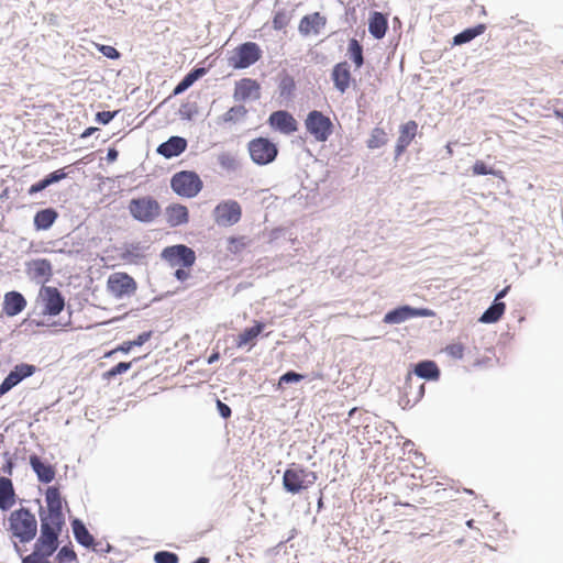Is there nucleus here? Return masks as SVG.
<instances>
[{"instance_id":"1","label":"nucleus","mask_w":563,"mask_h":563,"mask_svg":"<svg viewBox=\"0 0 563 563\" xmlns=\"http://www.w3.org/2000/svg\"><path fill=\"white\" fill-rule=\"evenodd\" d=\"M46 508L40 509V536L31 554L22 559V563H51L49 556L58 548V537L65 526L63 500L59 489L49 486L45 493Z\"/></svg>"},{"instance_id":"2","label":"nucleus","mask_w":563,"mask_h":563,"mask_svg":"<svg viewBox=\"0 0 563 563\" xmlns=\"http://www.w3.org/2000/svg\"><path fill=\"white\" fill-rule=\"evenodd\" d=\"M38 525L30 509L21 507L13 510L8 518L7 531L10 539L16 543H29L36 537Z\"/></svg>"},{"instance_id":"3","label":"nucleus","mask_w":563,"mask_h":563,"mask_svg":"<svg viewBox=\"0 0 563 563\" xmlns=\"http://www.w3.org/2000/svg\"><path fill=\"white\" fill-rule=\"evenodd\" d=\"M161 256L170 267L176 268L174 275L177 280L185 282L191 277L190 269L197 260L191 247L185 244L166 246Z\"/></svg>"},{"instance_id":"4","label":"nucleus","mask_w":563,"mask_h":563,"mask_svg":"<svg viewBox=\"0 0 563 563\" xmlns=\"http://www.w3.org/2000/svg\"><path fill=\"white\" fill-rule=\"evenodd\" d=\"M317 474L292 463L284 473L283 486L290 494H299L311 487L317 481Z\"/></svg>"},{"instance_id":"5","label":"nucleus","mask_w":563,"mask_h":563,"mask_svg":"<svg viewBox=\"0 0 563 563\" xmlns=\"http://www.w3.org/2000/svg\"><path fill=\"white\" fill-rule=\"evenodd\" d=\"M263 56L261 46L255 42H243L230 52L228 65L233 69H245L256 64Z\"/></svg>"},{"instance_id":"6","label":"nucleus","mask_w":563,"mask_h":563,"mask_svg":"<svg viewBox=\"0 0 563 563\" xmlns=\"http://www.w3.org/2000/svg\"><path fill=\"white\" fill-rule=\"evenodd\" d=\"M128 210L133 219L143 223L155 221L162 211L159 202L152 196H142L129 201Z\"/></svg>"},{"instance_id":"7","label":"nucleus","mask_w":563,"mask_h":563,"mask_svg":"<svg viewBox=\"0 0 563 563\" xmlns=\"http://www.w3.org/2000/svg\"><path fill=\"white\" fill-rule=\"evenodd\" d=\"M170 187L180 197L194 198L201 191L203 183L195 172L181 170L173 175Z\"/></svg>"},{"instance_id":"8","label":"nucleus","mask_w":563,"mask_h":563,"mask_svg":"<svg viewBox=\"0 0 563 563\" xmlns=\"http://www.w3.org/2000/svg\"><path fill=\"white\" fill-rule=\"evenodd\" d=\"M305 126L307 132L314 137V141H328L334 130L331 118L319 110L308 112Z\"/></svg>"},{"instance_id":"9","label":"nucleus","mask_w":563,"mask_h":563,"mask_svg":"<svg viewBox=\"0 0 563 563\" xmlns=\"http://www.w3.org/2000/svg\"><path fill=\"white\" fill-rule=\"evenodd\" d=\"M136 288V282L126 273H113L107 280L108 291L118 299L132 296Z\"/></svg>"},{"instance_id":"10","label":"nucleus","mask_w":563,"mask_h":563,"mask_svg":"<svg viewBox=\"0 0 563 563\" xmlns=\"http://www.w3.org/2000/svg\"><path fill=\"white\" fill-rule=\"evenodd\" d=\"M242 217V208L235 200H225L216 206L213 219L217 224L231 227L238 223Z\"/></svg>"},{"instance_id":"11","label":"nucleus","mask_w":563,"mask_h":563,"mask_svg":"<svg viewBox=\"0 0 563 563\" xmlns=\"http://www.w3.org/2000/svg\"><path fill=\"white\" fill-rule=\"evenodd\" d=\"M40 299L43 305L44 314L57 316L63 311L65 307L64 297L56 287H43L40 290Z\"/></svg>"},{"instance_id":"12","label":"nucleus","mask_w":563,"mask_h":563,"mask_svg":"<svg viewBox=\"0 0 563 563\" xmlns=\"http://www.w3.org/2000/svg\"><path fill=\"white\" fill-rule=\"evenodd\" d=\"M433 316L434 312L428 308H412L409 306H401L387 312L384 317V322L388 324H398L411 318Z\"/></svg>"},{"instance_id":"13","label":"nucleus","mask_w":563,"mask_h":563,"mask_svg":"<svg viewBox=\"0 0 563 563\" xmlns=\"http://www.w3.org/2000/svg\"><path fill=\"white\" fill-rule=\"evenodd\" d=\"M268 124L274 131L289 135L298 130V122L287 110H277L269 114Z\"/></svg>"},{"instance_id":"14","label":"nucleus","mask_w":563,"mask_h":563,"mask_svg":"<svg viewBox=\"0 0 563 563\" xmlns=\"http://www.w3.org/2000/svg\"><path fill=\"white\" fill-rule=\"evenodd\" d=\"M233 98L236 101L258 100L261 85L256 79L242 78L235 82Z\"/></svg>"},{"instance_id":"15","label":"nucleus","mask_w":563,"mask_h":563,"mask_svg":"<svg viewBox=\"0 0 563 563\" xmlns=\"http://www.w3.org/2000/svg\"><path fill=\"white\" fill-rule=\"evenodd\" d=\"M249 152L258 165H265L273 162L277 155L275 143H249Z\"/></svg>"},{"instance_id":"16","label":"nucleus","mask_w":563,"mask_h":563,"mask_svg":"<svg viewBox=\"0 0 563 563\" xmlns=\"http://www.w3.org/2000/svg\"><path fill=\"white\" fill-rule=\"evenodd\" d=\"M331 79L334 88L341 93H344L349 89L352 81V75L350 65L346 60L339 62L333 66Z\"/></svg>"},{"instance_id":"17","label":"nucleus","mask_w":563,"mask_h":563,"mask_svg":"<svg viewBox=\"0 0 563 563\" xmlns=\"http://www.w3.org/2000/svg\"><path fill=\"white\" fill-rule=\"evenodd\" d=\"M26 305V299L21 292L15 290L8 291L3 297L2 311L7 317H14L21 313Z\"/></svg>"},{"instance_id":"18","label":"nucleus","mask_w":563,"mask_h":563,"mask_svg":"<svg viewBox=\"0 0 563 563\" xmlns=\"http://www.w3.org/2000/svg\"><path fill=\"white\" fill-rule=\"evenodd\" d=\"M165 219L170 228L187 224L189 222V210L181 203H170L165 208Z\"/></svg>"},{"instance_id":"19","label":"nucleus","mask_w":563,"mask_h":563,"mask_svg":"<svg viewBox=\"0 0 563 563\" xmlns=\"http://www.w3.org/2000/svg\"><path fill=\"white\" fill-rule=\"evenodd\" d=\"M30 465L41 483L48 484L54 481L56 475L54 465L43 462L36 454L30 456Z\"/></svg>"},{"instance_id":"20","label":"nucleus","mask_w":563,"mask_h":563,"mask_svg":"<svg viewBox=\"0 0 563 563\" xmlns=\"http://www.w3.org/2000/svg\"><path fill=\"white\" fill-rule=\"evenodd\" d=\"M209 71L208 67L191 68L174 87L172 96H179L188 90L197 80L202 78Z\"/></svg>"},{"instance_id":"21","label":"nucleus","mask_w":563,"mask_h":563,"mask_svg":"<svg viewBox=\"0 0 563 563\" xmlns=\"http://www.w3.org/2000/svg\"><path fill=\"white\" fill-rule=\"evenodd\" d=\"M265 324L260 321H255L254 325L244 329L235 339V346L242 349L249 346L252 349L256 344L257 336L263 332Z\"/></svg>"},{"instance_id":"22","label":"nucleus","mask_w":563,"mask_h":563,"mask_svg":"<svg viewBox=\"0 0 563 563\" xmlns=\"http://www.w3.org/2000/svg\"><path fill=\"white\" fill-rule=\"evenodd\" d=\"M388 30V18L383 12L373 11L368 19V32L375 40H382Z\"/></svg>"},{"instance_id":"23","label":"nucleus","mask_w":563,"mask_h":563,"mask_svg":"<svg viewBox=\"0 0 563 563\" xmlns=\"http://www.w3.org/2000/svg\"><path fill=\"white\" fill-rule=\"evenodd\" d=\"M327 19L319 12L307 14L301 18L298 30L302 35H309L310 33H319V29L324 26Z\"/></svg>"},{"instance_id":"24","label":"nucleus","mask_w":563,"mask_h":563,"mask_svg":"<svg viewBox=\"0 0 563 563\" xmlns=\"http://www.w3.org/2000/svg\"><path fill=\"white\" fill-rule=\"evenodd\" d=\"M27 273L33 279L48 280L52 276V264L46 258L33 260L27 264Z\"/></svg>"},{"instance_id":"25","label":"nucleus","mask_w":563,"mask_h":563,"mask_svg":"<svg viewBox=\"0 0 563 563\" xmlns=\"http://www.w3.org/2000/svg\"><path fill=\"white\" fill-rule=\"evenodd\" d=\"M15 504V493L11 479L0 477V509L9 510Z\"/></svg>"},{"instance_id":"26","label":"nucleus","mask_w":563,"mask_h":563,"mask_svg":"<svg viewBox=\"0 0 563 563\" xmlns=\"http://www.w3.org/2000/svg\"><path fill=\"white\" fill-rule=\"evenodd\" d=\"M296 91L295 78L285 69L278 74V93L280 98L289 100Z\"/></svg>"},{"instance_id":"27","label":"nucleus","mask_w":563,"mask_h":563,"mask_svg":"<svg viewBox=\"0 0 563 563\" xmlns=\"http://www.w3.org/2000/svg\"><path fill=\"white\" fill-rule=\"evenodd\" d=\"M487 26L484 23L470 26L455 34L452 40L453 45H463L470 43L477 36L482 35L486 31Z\"/></svg>"},{"instance_id":"28","label":"nucleus","mask_w":563,"mask_h":563,"mask_svg":"<svg viewBox=\"0 0 563 563\" xmlns=\"http://www.w3.org/2000/svg\"><path fill=\"white\" fill-rule=\"evenodd\" d=\"M346 56L354 64L355 70L364 66V47L355 37L349 40Z\"/></svg>"},{"instance_id":"29","label":"nucleus","mask_w":563,"mask_h":563,"mask_svg":"<svg viewBox=\"0 0 563 563\" xmlns=\"http://www.w3.org/2000/svg\"><path fill=\"white\" fill-rule=\"evenodd\" d=\"M58 213L53 208L43 209L34 216V227L36 230H47L56 221Z\"/></svg>"},{"instance_id":"30","label":"nucleus","mask_w":563,"mask_h":563,"mask_svg":"<svg viewBox=\"0 0 563 563\" xmlns=\"http://www.w3.org/2000/svg\"><path fill=\"white\" fill-rule=\"evenodd\" d=\"M415 374L424 379L437 380L440 377V369L435 362L423 361L415 366Z\"/></svg>"},{"instance_id":"31","label":"nucleus","mask_w":563,"mask_h":563,"mask_svg":"<svg viewBox=\"0 0 563 563\" xmlns=\"http://www.w3.org/2000/svg\"><path fill=\"white\" fill-rule=\"evenodd\" d=\"M73 532H74L75 539L81 545H84L86 548L93 545V541H95L93 537L90 534V532L87 530V528L80 520L75 519L73 521Z\"/></svg>"},{"instance_id":"32","label":"nucleus","mask_w":563,"mask_h":563,"mask_svg":"<svg viewBox=\"0 0 563 563\" xmlns=\"http://www.w3.org/2000/svg\"><path fill=\"white\" fill-rule=\"evenodd\" d=\"M506 305L504 302H494L479 318L483 323H494L504 314Z\"/></svg>"},{"instance_id":"33","label":"nucleus","mask_w":563,"mask_h":563,"mask_svg":"<svg viewBox=\"0 0 563 563\" xmlns=\"http://www.w3.org/2000/svg\"><path fill=\"white\" fill-rule=\"evenodd\" d=\"M187 143H161L157 153L166 158L180 155L186 150Z\"/></svg>"},{"instance_id":"34","label":"nucleus","mask_w":563,"mask_h":563,"mask_svg":"<svg viewBox=\"0 0 563 563\" xmlns=\"http://www.w3.org/2000/svg\"><path fill=\"white\" fill-rule=\"evenodd\" d=\"M472 173L474 176H482V175H493L496 176L503 180H505L504 174L501 170H496L489 166L484 161H476L472 167Z\"/></svg>"},{"instance_id":"35","label":"nucleus","mask_w":563,"mask_h":563,"mask_svg":"<svg viewBox=\"0 0 563 563\" xmlns=\"http://www.w3.org/2000/svg\"><path fill=\"white\" fill-rule=\"evenodd\" d=\"M418 124L416 121H408L399 125V136L397 141H413L417 135Z\"/></svg>"},{"instance_id":"36","label":"nucleus","mask_w":563,"mask_h":563,"mask_svg":"<svg viewBox=\"0 0 563 563\" xmlns=\"http://www.w3.org/2000/svg\"><path fill=\"white\" fill-rule=\"evenodd\" d=\"M247 111L244 106L238 104L231 107L223 115L224 122H236L246 115Z\"/></svg>"},{"instance_id":"37","label":"nucleus","mask_w":563,"mask_h":563,"mask_svg":"<svg viewBox=\"0 0 563 563\" xmlns=\"http://www.w3.org/2000/svg\"><path fill=\"white\" fill-rule=\"evenodd\" d=\"M178 113L181 119L191 121L198 114V106L197 102L187 101L181 103Z\"/></svg>"},{"instance_id":"38","label":"nucleus","mask_w":563,"mask_h":563,"mask_svg":"<svg viewBox=\"0 0 563 563\" xmlns=\"http://www.w3.org/2000/svg\"><path fill=\"white\" fill-rule=\"evenodd\" d=\"M289 21H290L289 13L284 9L278 10L275 12V14L273 16V22H272L273 27L276 31H280L288 25Z\"/></svg>"},{"instance_id":"39","label":"nucleus","mask_w":563,"mask_h":563,"mask_svg":"<svg viewBox=\"0 0 563 563\" xmlns=\"http://www.w3.org/2000/svg\"><path fill=\"white\" fill-rule=\"evenodd\" d=\"M56 562L57 563H78V559H77L75 551L71 548L63 547L56 555Z\"/></svg>"},{"instance_id":"40","label":"nucleus","mask_w":563,"mask_h":563,"mask_svg":"<svg viewBox=\"0 0 563 563\" xmlns=\"http://www.w3.org/2000/svg\"><path fill=\"white\" fill-rule=\"evenodd\" d=\"M245 236H231L228 240V251L232 254H239L246 247Z\"/></svg>"},{"instance_id":"41","label":"nucleus","mask_w":563,"mask_h":563,"mask_svg":"<svg viewBox=\"0 0 563 563\" xmlns=\"http://www.w3.org/2000/svg\"><path fill=\"white\" fill-rule=\"evenodd\" d=\"M405 389L407 396H412L415 401H418L422 398L424 394V384H420L415 391H412V377L411 374H408L406 378Z\"/></svg>"},{"instance_id":"42","label":"nucleus","mask_w":563,"mask_h":563,"mask_svg":"<svg viewBox=\"0 0 563 563\" xmlns=\"http://www.w3.org/2000/svg\"><path fill=\"white\" fill-rule=\"evenodd\" d=\"M13 374H15L16 378L23 380L26 377L32 376L36 372V367L30 364H18L13 369Z\"/></svg>"},{"instance_id":"43","label":"nucleus","mask_w":563,"mask_h":563,"mask_svg":"<svg viewBox=\"0 0 563 563\" xmlns=\"http://www.w3.org/2000/svg\"><path fill=\"white\" fill-rule=\"evenodd\" d=\"M219 163L222 168L227 170H235L239 167V161L236 156L224 153L219 156Z\"/></svg>"},{"instance_id":"44","label":"nucleus","mask_w":563,"mask_h":563,"mask_svg":"<svg viewBox=\"0 0 563 563\" xmlns=\"http://www.w3.org/2000/svg\"><path fill=\"white\" fill-rule=\"evenodd\" d=\"M96 48L99 53L109 59L117 60L121 57V53L114 46L96 44Z\"/></svg>"},{"instance_id":"45","label":"nucleus","mask_w":563,"mask_h":563,"mask_svg":"<svg viewBox=\"0 0 563 563\" xmlns=\"http://www.w3.org/2000/svg\"><path fill=\"white\" fill-rule=\"evenodd\" d=\"M21 380L16 378L15 374L11 371L9 375L0 384V397L7 394L10 389L16 386Z\"/></svg>"},{"instance_id":"46","label":"nucleus","mask_w":563,"mask_h":563,"mask_svg":"<svg viewBox=\"0 0 563 563\" xmlns=\"http://www.w3.org/2000/svg\"><path fill=\"white\" fill-rule=\"evenodd\" d=\"M445 353L455 360H461L464 356L465 347L462 343H451L445 346Z\"/></svg>"},{"instance_id":"47","label":"nucleus","mask_w":563,"mask_h":563,"mask_svg":"<svg viewBox=\"0 0 563 563\" xmlns=\"http://www.w3.org/2000/svg\"><path fill=\"white\" fill-rule=\"evenodd\" d=\"M132 363L131 362H120L112 368H110L108 372L104 373V378H112L117 375L125 373L128 369H130Z\"/></svg>"},{"instance_id":"48","label":"nucleus","mask_w":563,"mask_h":563,"mask_svg":"<svg viewBox=\"0 0 563 563\" xmlns=\"http://www.w3.org/2000/svg\"><path fill=\"white\" fill-rule=\"evenodd\" d=\"M119 113V110L114 111H99L95 115V121L99 124L107 125L109 124L115 115Z\"/></svg>"},{"instance_id":"49","label":"nucleus","mask_w":563,"mask_h":563,"mask_svg":"<svg viewBox=\"0 0 563 563\" xmlns=\"http://www.w3.org/2000/svg\"><path fill=\"white\" fill-rule=\"evenodd\" d=\"M156 563H178V556L168 551H159L154 555Z\"/></svg>"},{"instance_id":"50","label":"nucleus","mask_w":563,"mask_h":563,"mask_svg":"<svg viewBox=\"0 0 563 563\" xmlns=\"http://www.w3.org/2000/svg\"><path fill=\"white\" fill-rule=\"evenodd\" d=\"M303 376L301 374L290 371L280 376L278 386H280L283 383L288 384L292 382H300Z\"/></svg>"},{"instance_id":"51","label":"nucleus","mask_w":563,"mask_h":563,"mask_svg":"<svg viewBox=\"0 0 563 563\" xmlns=\"http://www.w3.org/2000/svg\"><path fill=\"white\" fill-rule=\"evenodd\" d=\"M132 349H133V346H132L131 341L130 340L124 341L122 344L118 345L115 349L107 352L104 354V357H111L117 352L129 353Z\"/></svg>"},{"instance_id":"52","label":"nucleus","mask_w":563,"mask_h":563,"mask_svg":"<svg viewBox=\"0 0 563 563\" xmlns=\"http://www.w3.org/2000/svg\"><path fill=\"white\" fill-rule=\"evenodd\" d=\"M67 174L64 172V169H57L51 174H48L45 178L48 183V185H52L54 183H57L64 178H66Z\"/></svg>"},{"instance_id":"53","label":"nucleus","mask_w":563,"mask_h":563,"mask_svg":"<svg viewBox=\"0 0 563 563\" xmlns=\"http://www.w3.org/2000/svg\"><path fill=\"white\" fill-rule=\"evenodd\" d=\"M48 186H49V185H48V183H47L46 178H43L42 180H40V181H37V183L33 184V185L29 188L27 192H29V195H35V194H37V192H40V191L44 190V189H45V188H47Z\"/></svg>"},{"instance_id":"54","label":"nucleus","mask_w":563,"mask_h":563,"mask_svg":"<svg viewBox=\"0 0 563 563\" xmlns=\"http://www.w3.org/2000/svg\"><path fill=\"white\" fill-rule=\"evenodd\" d=\"M152 334H153L152 331H147V332H143V333L139 334L136 339L130 340L132 343V346L134 347V346L143 345L145 342H147L152 338Z\"/></svg>"},{"instance_id":"55","label":"nucleus","mask_w":563,"mask_h":563,"mask_svg":"<svg viewBox=\"0 0 563 563\" xmlns=\"http://www.w3.org/2000/svg\"><path fill=\"white\" fill-rule=\"evenodd\" d=\"M217 408L219 410V413L224 418L228 419L231 416V408L222 402L221 400H217Z\"/></svg>"},{"instance_id":"56","label":"nucleus","mask_w":563,"mask_h":563,"mask_svg":"<svg viewBox=\"0 0 563 563\" xmlns=\"http://www.w3.org/2000/svg\"><path fill=\"white\" fill-rule=\"evenodd\" d=\"M100 131L98 128H95V126H88L80 134H79V137L80 139H87L89 136H91L95 132H98Z\"/></svg>"},{"instance_id":"57","label":"nucleus","mask_w":563,"mask_h":563,"mask_svg":"<svg viewBox=\"0 0 563 563\" xmlns=\"http://www.w3.org/2000/svg\"><path fill=\"white\" fill-rule=\"evenodd\" d=\"M383 135H385L384 131L379 128H375L368 141H382Z\"/></svg>"},{"instance_id":"58","label":"nucleus","mask_w":563,"mask_h":563,"mask_svg":"<svg viewBox=\"0 0 563 563\" xmlns=\"http://www.w3.org/2000/svg\"><path fill=\"white\" fill-rule=\"evenodd\" d=\"M107 157H108V161H109V162H113V161H115V159H117V157H118V152H117V150H114V148H110V150L108 151Z\"/></svg>"},{"instance_id":"59","label":"nucleus","mask_w":563,"mask_h":563,"mask_svg":"<svg viewBox=\"0 0 563 563\" xmlns=\"http://www.w3.org/2000/svg\"><path fill=\"white\" fill-rule=\"evenodd\" d=\"M12 468H13V463L9 459L2 470H3L4 473L11 474L12 473Z\"/></svg>"},{"instance_id":"60","label":"nucleus","mask_w":563,"mask_h":563,"mask_svg":"<svg viewBox=\"0 0 563 563\" xmlns=\"http://www.w3.org/2000/svg\"><path fill=\"white\" fill-rule=\"evenodd\" d=\"M509 290V286L505 287L501 291H499L495 298L496 302H500L499 299L506 296L507 291Z\"/></svg>"},{"instance_id":"61","label":"nucleus","mask_w":563,"mask_h":563,"mask_svg":"<svg viewBox=\"0 0 563 563\" xmlns=\"http://www.w3.org/2000/svg\"><path fill=\"white\" fill-rule=\"evenodd\" d=\"M218 360H219V353H213V354H211V355L209 356V358H208V363H209V364H212V363H214V362H216V361H218Z\"/></svg>"},{"instance_id":"62","label":"nucleus","mask_w":563,"mask_h":563,"mask_svg":"<svg viewBox=\"0 0 563 563\" xmlns=\"http://www.w3.org/2000/svg\"><path fill=\"white\" fill-rule=\"evenodd\" d=\"M166 141H187V140L179 135H172Z\"/></svg>"},{"instance_id":"63","label":"nucleus","mask_w":563,"mask_h":563,"mask_svg":"<svg viewBox=\"0 0 563 563\" xmlns=\"http://www.w3.org/2000/svg\"><path fill=\"white\" fill-rule=\"evenodd\" d=\"M251 141L262 142V141H271V140L268 137H264V136H256V137H253Z\"/></svg>"},{"instance_id":"64","label":"nucleus","mask_w":563,"mask_h":563,"mask_svg":"<svg viewBox=\"0 0 563 563\" xmlns=\"http://www.w3.org/2000/svg\"><path fill=\"white\" fill-rule=\"evenodd\" d=\"M194 563H209V559L208 558H199L196 562Z\"/></svg>"}]
</instances>
